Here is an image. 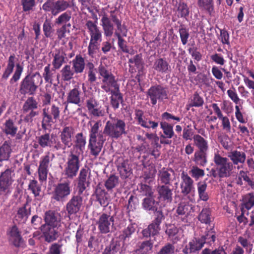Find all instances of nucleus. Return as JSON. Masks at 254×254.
Listing matches in <instances>:
<instances>
[{"label": "nucleus", "instance_id": "nucleus-52", "mask_svg": "<svg viewBox=\"0 0 254 254\" xmlns=\"http://www.w3.org/2000/svg\"><path fill=\"white\" fill-rule=\"evenodd\" d=\"M138 190L141 195L146 197L154 195L152 187L146 184L142 183L139 184Z\"/></svg>", "mask_w": 254, "mask_h": 254}, {"label": "nucleus", "instance_id": "nucleus-51", "mask_svg": "<svg viewBox=\"0 0 254 254\" xmlns=\"http://www.w3.org/2000/svg\"><path fill=\"white\" fill-rule=\"evenodd\" d=\"M242 204L246 210L252 209L254 207V194L253 193L247 194L245 196L243 202Z\"/></svg>", "mask_w": 254, "mask_h": 254}, {"label": "nucleus", "instance_id": "nucleus-41", "mask_svg": "<svg viewBox=\"0 0 254 254\" xmlns=\"http://www.w3.org/2000/svg\"><path fill=\"white\" fill-rule=\"evenodd\" d=\"M96 196L97 201L103 207L107 206L111 201L110 196L108 192L104 190H102L98 193L96 194Z\"/></svg>", "mask_w": 254, "mask_h": 254}, {"label": "nucleus", "instance_id": "nucleus-43", "mask_svg": "<svg viewBox=\"0 0 254 254\" xmlns=\"http://www.w3.org/2000/svg\"><path fill=\"white\" fill-rule=\"evenodd\" d=\"M198 219L202 223L209 224L211 221L210 208H203L198 216Z\"/></svg>", "mask_w": 254, "mask_h": 254}, {"label": "nucleus", "instance_id": "nucleus-47", "mask_svg": "<svg viewBox=\"0 0 254 254\" xmlns=\"http://www.w3.org/2000/svg\"><path fill=\"white\" fill-rule=\"evenodd\" d=\"M135 228L132 224L128 225L123 231L122 234L120 235V238L124 242L128 241L131 235L135 232Z\"/></svg>", "mask_w": 254, "mask_h": 254}, {"label": "nucleus", "instance_id": "nucleus-12", "mask_svg": "<svg viewBox=\"0 0 254 254\" xmlns=\"http://www.w3.org/2000/svg\"><path fill=\"white\" fill-rule=\"evenodd\" d=\"M146 95L150 98L152 105H155L157 101L161 102L168 98L166 89L161 85L151 86L147 90Z\"/></svg>", "mask_w": 254, "mask_h": 254}, {"label": "nucleus", "instance_id": "nucleus-16", "mask_svg": "<svg viewBox=\"0 0 254 254\" xmlns=\"http://www.w3.org/2000/svg\"><path fill=\"white\" fill-rule=\"evenodd\" d=\"M181 182L180 188L181 193L185 196L189 194L194 193L195 188L193 185V180L188 174L183 171L181 174Z\"/></svg>", "mask_w": 254, "mask_h": 254}, {"label": "nucleus", "instance_id": "nucleus-17", "mask_svg": "<svg viewBox=\"0 0 254 254\" xmlns=\"http://www.w3.org/2000/svg\"><path fill=\"white\" fill-rule=\"evenodd\" d=\"M175 180V173L172 169L164 167L159 170L158 181L161 185L172 186V183Z\"/></svg>", "mask_w": 254, "mask_h": 254}, {"label": "nucleus", "instance_id": "nucleus-42", "mask_svg": "<svg viewBox=\"0 0 254 254\" xmlns=\"http://www.w3.org/2000/svg\"><path fill=\"white\" fill-rule=\"evenodd\" d=\"M197 191L200 199L206 201L209 199V196L206 192L207 184L204 182H199L197 184Z\"/></svg>", "mask_w": 254, "mask_h": 254}, {"label": "nucleus", "instance_id": "nucleus-64", "mask_svg": "<svg viewBox=\"0 0 254 254\" xmlns=\"http://www.w3.org/2000/svg\"><path fill=\"white\" fill-rule=\"evenodd\" d=\"M189 11L187 5L184 3H180L178 8V16L183 17L189 15Z\"/></svg>", "mask_w": 254, "mask_h": 254}, {"label": "nucleus", "instance_id": "nucleus-46", "mask_svg": "<svg viewBox=\"0 0 254 254\" xmlns=\"http://www.w3.org/2000/svg\"><path fill=\"white\" fill-rule=\"evenodd\" d=\"M70 27V24H64L62 27L57 30V35L58 38L62 40L64 42L66 41L69 35L70 30L69 28Z\"/></svg>", "mask_w": 254, "mask_h": 254}, {"label": "nucleus", "instance_id": "nucleus-14", "mask_svg": "<svg viewBox=\"0 0 254 254\" xmlns=\"http://www.w3.org/2000/svg\"><path fill=\"white\" fill-rule=\"evenodd\" d=\"M13 172L11 169L7 168L0 175V194L6 195L10 193V187L13 182L11 176Z\"/></svg>", "mask_w": 254, "mask_h": 254}, {"label": "nucleus", "instance_id": "nucleus-29", "mask_svg": "<svg viewBox=\"0 0 254 254\" xmlns=\"http://www.w3.org/2000/svg\"><path fill=\"white\" fill-rule=\"evenodd\" d=\"M86 143V137L83 135L82 132H79L75 135V144L73 146L74 152H78L81 154L83 152Z\"/></svg>", "mask_w": 254, "mask_h": 254}, {"label": "nucleus", "instance_id": "nucleus-30", "mask_svg": "<svg viewBox=\"0 0 254 254\" xmlns=\"http://www.w3.org/2000/svg\"><path fill=\"white\" fill-rule=\"evenodd\" d=\"M10 240L12 244L16 248L21 246L23 242V239L21 236L20 232L16 225L13 226L9 232Z\"/></svg>", "mask_w": 254, "mask_h": 254}, {"label": "nucleus", "instance_id": "nucleus-2", "mask_svg": "<svg viewBox=\"0 0 254 254\" xmlns=\"http://www.w3.org/2000/svg\"><path fill=\"white\" fill-rule=\"evenodd\" d=\"M42 82V79L39 74H28L21 81L19 92L24 95H33Z\"/></svg>", "mask_w": 254, "mask_h": 254}, {"label": "nucleus", "instance_id": "nucleus-50", "mask_svg": "<svg viewBox=\"0 0 254 254\" xmlns=\"http://www.w3.org/2000/svg\"><path fill=\"white\" fill-rule=\"evenodd\" d=\"M28 205V202L27 201L24 205L19 207L17 210V216L18 218L27 220L28 217L31 214V207L28 209L27 206Z\"/></svg>", "mask_w": 254, "mask_h": 254}, {"label": "nucleus", "instance_id": "nucleus-55", "mask_svg": "<svg viewBox=\"0 0 254 254\" xmlns=\"http://www.w3.org/2000/svg\"><path fill=\"white\" fill-rule=\"evenodd\" d=\"M175 247L173 244L168 243L163 246L156 254H174Z\"/></svg>", "mask_w": 254, "mask_h": 254}, {"label": "nucleus", "instance_id": "nucleus-40", "mask_svg": "<svg viewBox=\"0 0 254 254\" xmlns=\"http://www.w3.org/2000/svg\"><path fill=\"white\" fill-rule=\"evenodd\" d=\"M119 184V178L115 175H111L105 181L104 186L108 191H112Z\"/></svg>", "mask_w": 254, "mask_h": 254}, {"label": "nucleus", "instance_id": "nucleus-31", "mask_svg": "<svg viewBox=\"0 0 254 254\" xmlns=\"http://www.w3.org/2000/svg\"><path fill=\"white\" fill-rule=\"evenodd\" d=\"M18 130V127L12 119L6 120L3 125V131L6 135L14 136Z\"/></svg>", "mask_w": 254, "mask_h": 254}, {"label": "nucleus", "instance_id": "nucleus-13", "mask_svg": "<svg viewBox=\"0 0 254 254\" xmlns=\"http://www.w3.org/2000/svg\"><path fill=\"white\" fill-rule=\"evenodd\" d=\"M82 194L78 191L76 193L74 192L66 203L65 208L69 218L71 215L76 214L81 210L83 204Z\"/></svg>", "mask_w": 254, "mask_h": 254}, {"label": "nucleus", "instance_id": "nucleus-49", "mask_svg": "<svg viewBox=\"0 0 254 254\" xmlns=\"http://www.w3.org/2000/svg\"><path fill=\"white\" fill-rule=\"evenodd\" d=\"M140 126L148 129H152L156 132L159 126V121L153 120L151 118H146Z\"/></svg>", "mask_w": 254, "mask_h": 254}, {"label": "nucleus", "instance_id": "nucleus-59", "mask_svg": "<svg viewBox=\"0 0 254 254\" xmlns=\"http://www.w3.org/2000/svg\"><path fill=\"white\" fill-rule=\"evenodd\" d=\"M199 6L206 9L210 14L213 11V0H199Z\"/></svg>", "mask_w": 254, "mask_h": 254}, {"label": "nucleus", "instance_id": "nucleus-44", "mask_svg": "<svg viewBox=\"0 0 254 254\" xmlns=\"http://www.w3.org/2000/svg\"><path fill=\"white\" fill-rule=\"evenodd\" d=\"M204 240L201 238H194L189 243L190 247V251L195 253L200 250L204 245Z\"/></svg>", "mask_w": 254, "mask_h": 254}, {"label": "nucleus", "instance_id": "nucleus-9", "mask_svg": "<svg viewBox=\"0 0 254 254\" xmlns=\"http://www.w3.org/2000/svg\"><path fill=\"white\" fill-rule=\"evenodd\" d=\"M70 182L68 181L58 183L54 186L52 198L54 200L63 202L71 193Z\"/></svg>", "mask_w": 254, "mask_h": 254}, {"label": "nucleus", "instance_id": "nucleus-5", "mask_svg": "<svg viewBox=\"0 0 254 254\" xmlns=\"http://www.w3.org/2000/svg\"><path fill=\"white\" fill-rule=\"evenodd\" d=\"M213 161L222 178H229L232 175L234 165L228 158L222 157L217 153L214 154Z\"/></svg>", "mask_w": 254, "mask_h": 254}, {"label": "nucleus", "instance_id": "nucleus-48", "mask_svg": "<svg viewBox=\"0 0 254 254\" xmlns=\"http://www.w3.org/2000/svg\"><path fill=\"white\" fill-rule=\"evenodd\" d=\"M153 246V242L152 240H149L145 241L138 244V248L136 250V252L146 254L148 252L152 251Z\"/></svg>", "mask_w": 254, "mask_h": 254}, {"label": "nucleus", "instance_id": "nucleus-19", "mask_svg": "<svg viewBox=\"0 0 254 254\" xmlns=\"http://www.w3.org/2000/svg\"><path fill=\"white\" fill-rule=\"evenodd\" d=\"M171 186L158 185L156 190L158 193V199L163 202L171 203L173 200V188Z\"/></svg>", "mask_w": 254, "mask_h": 254}, {"label": "nucleus", "instance_id": "nucleus-4", "mask_svg": "<svg viewBox=\"0 0 254 254\" xmlns=\"http://www.w3.org/2000/svg\"><path fill=\"white\" fill-rule=\"evenodd\" d=\"M80 155L78 152H74L70 150L64 170V175L67 178L72 179L77 175L80 166Z\"/></svg>", "mask_w": 254, "mask_h": 254}, {"label": "nucleus", "instance_id": "nucleus-22", "mask_svg": "<svg viewBox=\"0 0 254 254\" xmlns=\"http://www.w3.org/2000/svg\"><path fill=\"white\" fill-rule=\"evenodd\" d=\"M228 157L230 158L233 165H237L238 170L243 168V165H239V164H243L246 160V154L244 151L237 150L232 151L228 153Z\"/></svg>", "mask_w": 254, "mask_h": 254}, {"label": "nucleus", "instance_id": "nucleus-53", "mask_svg": "<svg viewBox=\"0 0 254 254\" xmlns=\"http://www.w3.org/2000/svg\"><path fill=\"white\" fill-rule=\"evenodd\" d=\"M202 240H204V244L208 243L211 245L215 241L216 236L215 232L213 229H210L208 231L206 232L205 235L202 236L201 237Z\"/></svg>", "mask_w": 254, "mask_h": 254}, {"label": "nucleus", "instance_id": "nucleus-61", "mask_svg": "<svg viewBox=\"0 0 254 254\" xmlns=\"http://www.w3.org/2000/svg\"><path fill=\"white\" fill-rule=\"evenodd\" d=\"M71 18V14L69 12H64L61 14L55 20V23L58 25L66 23L69 21Z\"/></svg>", "mask_w": 254, "mask_h": 254}, {"label": "nucleus", "instance_id": "nucleus-32", "mask_svg": "<svg viewBox=\"0 0 254 254\" xmlns=\"http://www.w3.org/2000/svg\"><path fill=\"white\" fill-rule=\"evenodd\" d=\"M193 143L198 149L197 151H207L209 148L208 142L199 134H195L193 136Z\"/></svg>", "mask_w": 254, "mask_h": 254}, {"label": "nucleus", "instance_id": "nucleus-18", "mask_svg": "<svg viewBox=\"0 0 254 254\" xmlns=\"http://www.w3.org/2000/svg\"><path fill=\"white\" fill-rule=\"evenodd\" d=\"M59 228V227L44 224L41 225L40 229L46 242L50 243L58 238L60 235L58 231Z\"/></svg>", "mask_w": 254, "mask_h": 254}, {"label": "nucleus", "instance_id": "nucleus-37", "mask_svg": "<svg viewBox=\"0 0 254 254\" xmlns=\"http://www.w3.org/2000/svg\"><path fill=\"white\" fill-rule=\"evenodd\" d=\"M36 142L43 148L51 147L53 144L52 138L49 133H46L36 137Z\"/></svg>", "mask_w": 254, "mask_h": 254}, {"label": "nucleus", "instance_id": "nucleus-1", "mask_svg": "<svg viewBox=\"0 0 254 254\" xmlns=\"http://www.w3.org/2000/svg\"><path fill=\"white\" fill-rule=\"evenodd\" d=\"M111 116L110 115L111 120L106 122L103 132L99 131L102 126L101 121H97L91 125L88 147L90 154L95 158L100 154L106 140L104 134L112 139H117L127 133L125 121L116 117L112 118Z\"/></svg>", "mask_w": 254, "mask_h": 254}, {"label": "nucleus", "instance_id": "nucleus-33", "mask_svg": "<svg viewBox=\"0 0 254 254\" xmlns=\"http://www.w3.org/2000/svg\"><path fill=\"white\" fill-rule=\"evenodd\" d=\"M110 103L113 108L116 110L119 108L120 103L123 102V96L120 89L114 90L111 91Z\"/></svg>", "mask_w": 254, "mask_h": 254}, {"label": "nucleus", "instance_id": "nucleus-15", "mask_svg": "<svg viewBox=\"0 0 254 254\" xmlns=\"http://www.w3.org/2000/svg\"><path fill=\"white\" fill-rule=\"evenodd\" d=\"M38 103L33 97H28L22 107L24 113L29 112L24 118V120L26 122H32L33 118L39 115V112L35 111L38 109Z\"/></svg>", "mask_w": 254, "mask_h": 254}, {"label": "nucleus", "instance_id": "nucleus-36", "mask_svg": "<svg viewBox=\"0 0 254 254\" xmlns=\"http://www.w3.org/2000/svg\"><path fill=\"white\" fill-rule=\"evenodd\" d=\"M11 152L9 142L5 141L3 144L0 146V162L8 161L10 157Z\"/></svg>", "mask_w": 254, "mask_h": 254}, {"label": "nucleus", "instance_id": "nucleus-60", "mask_svg": "<svg viewBox=\"0 0 254 254\" xmlns=\"http://www.w3.org/2000/svg\"><path fill=\"white\" fill-rule=\"evenodd\" d=\"M117 27V30L115 32V35L118 37V34L119 35L120 37H126L127 34V29L125 26L122 25V22L121 20L117 21L115 23Z\"/></svg>", "mask_w": 254, "mask_h": 254}, {"label": "nucleus", "instance_id": "nucleus-3", "mask_svg": "<svg viewBox=\"0 0 254 254\" xmlns=\"http://www.w3.org/2000/svg\"><path fill=\"white\" fill-rule=\"evenodd\" d=\"M61 110L58 106L53 104L50 107L43 109L42 128L44 130L48 129L55 123L60 117Z\"/></svg>", "mask_w": 254, "mask_h": 254}, {"label": "nucleus", "instance_id": "nucleus-38", "mask_svg": "<svg viewBox=\"0 0 254 254\" xmlns=\"http://www.w3.org/2000/svg\"><path fill=\"white\" fill-rule=\"evenodd\" d=\"M203 104V98L197 92H195L191 96L189 103L187 105V109L189 110L190 108L192 107H200Z\"/></svg>", "mask_w": 254, "mask_h": 254}, {"label": "nucleus", "instance_id": "nucleus-63", "mask_svg": "<svg viewBox=\"0 0 254 254\" xmlns=\"http://www.w3.org/2000/svg\"><path fill=\"white\" fill-rule=\"evenodd\" d=\"M63 245L61 242L55 243L51 245L49 248L48 254H61V249Z\"/></svg>", "mask_w": 254, "mask_h": 254}, {"label": "nucleus", "instance_id": "nucleus-8", "mask_svg": "<svg viewBox=\"0 0 254 254\" xmlns=\"http://www.w3.org/2000/svg\"><path fill=\"white\" fill-rule=\"evenodd\" d=\"M165 219L162 211H159L155 214L154 218L148 227L142 231V234L144 238L154 236L159 233L161 230L160 224Z\"/></svg>", "mask_w": 254, "mask_h": 254}, {"label": "nucleus", "instance_id": "nucleus-62", "mask_svg": "<svg viewBox=\"0 0 254 254\" xmlns=\"http://www.w3.org/2000/svg\"><path fill=\"white\" fill-rule=\"evenodd\" d=\"M121 248V242L120 241H111L110 245L106 247V248L110 250L112 254H116L120 250Z\"/></svg>", "mask_w": 254, "mask_h": 254}, {"label": "nucleus", "instance_id": "nucleus-45", "mask_svg": "<svg viewBox=\"0 0 254 254\" xmlns=\"http://www.w3.org/2000/svg\"><path fill=\"white\" fill-rule=\"evenodd\" d=\"M28 190H30L35 197L40 196L41 191V186L35 179L30 180L28 186Z\"/></svg>", "mask_w": 254, "mask_h": 254}, {"label": "nucleus", "instance_id": "nucleus-34", "mask_svg": "<svg viewBox=\"0 0 254 254\" xmlns=\"http://www.w3.org/2000/svg\"><path fill=\"white\" fill-rule=\"evenodd\" d=\"M160 126L163 131V133L160 135L167 137L168 138H172L174 136L177 137L173 130V125L165 121H161L160 123Z\"/></svg>", "mask_w": 254, "mask_h": 254}, {"label": "nucleus", "instance_id": "nucleus-39", "mask_svg": "<svg viewBox=\"0 0 254 254\" xmlns=\"http://www.w3.org/2000/svg\"><path fill=\"white\" fill-rule=\"evenodd\" d=\"M207 152L196 151L194 154L193 161L200 166H204L207 163Z\"/></svg>", "mask_w": 254, "mask_h": 254}, {"label": "nucleus", "instance_id": "nucleus-6", "mask_svg": "<svg viewBox=\"0 0 254 254\" xmlns=\"http://www.w3.org/2000/svg\"><path fill=\"white\" fill-rule=\"evenodd\" d=\"M86 107L89 115L94 118L104 117L109 113V106L102 107L94 97H89L86 100Z\"/></svg>", "mask_w": 254, "mask_h": 254}, {"label": "nucleus", "instance_id": "nucleus-58", "mask_svg": "<svg viewBox=\"0 0 254 254\" xmlns=\"http://www.w3.org/2000/svg\"><path fill=\"white\" fill-rule=\"evenodd\" d=\"M103 82L106 84L111 86V87L114 88V90L120 89L119 85L118 84L117 81L115 79V76L113 74L106 77L103 79Z\"/></svg>", "mask_w": 254, "mask_h": 254}, {"label": "nucleus", "instance_id": "nucleus-56", "mask_svg": "<svg viewBox=\"0 0 254 254\" xmlns=\"http://www.w3.org/2000/svg\"><path fill=\"white\" fill-rule=\"evenodd\" d=\"M189 173L191 176L196 180L200 178L203 177L205 175L204 171L199 168L196 166H193L191 170L189 171Z\"/></svg>", "mask_w": 254, "mask_h": 254}, {"label": "nucleus", "instance_id": "nucleus-27", "mask_svg": "<svg viewBox=\"0 0 254 254\" xmlns=\"http://www.w3.org/2000/svg\"><path fill=\"white\" fill-rule=\"evenodd\" d=\"M81 91L79 85H75L71 89L67 95L66 102L69 104H73L78 106H81L80 95Z\"/></svg>", "mask_w": 254, "mask_h": 254}, {"label": "nucleus", "instance_id": "nucleus-28", "mask_svg": "<svg viewBox=\"0 0 254 254\" xmlns=\"http://www.w3.org/2000/svg\"><path fill=\"white\" fill-rule=\"evenodd\" d=\"M90 36V40L100 42L102 41V33L95 23L88 21L86 24Z\"/></svg>", "mask_w": 254, "mask_h": 254}, {"label": "nucleus", "instance_id": "nucleus-10", "mask_svg": "<svg viewBox=\"0 0 254 254\" xmlns=\"http://www.w3.org/2000/svg\"><path fill=\"white\" fill-rule=\"evenodd\" d=\"M114 216L110 213H102L99 215L96 221L99 231L101 234H107L111 232L114 225Z\"/></svg>", "mask_w": 254, "mask_h": 254}, {"label": "nucleus", "instance_id": "nucleus-23", "mask_svg": "<svg viewBox=\"0 0 254 254\" xmlns=\"http://www.w3.org/2000/svg\"><path fill=\"white\" fill-rule=\"evenodd\" d=\"M155 195L145 197L143 199L142 202V206L144 210L152 211L154 214L159 211H162L158 209L159 202L155 200Z\"/></svg>", "mask_w": 254, "mask_h": 254}, {"label": "nucleus", "instance_id": "nucleus-11", "mask_svg": "<svg viewBox=\"0 0 254 254\" xmlns=\"http://www.w3.org/2000/svg\"><path fill=\"white\" fill-rule=\"evenodd\" d=\"M69 6L68 1L64 0H47L42 8L45 11L51 12L54 16L65 10Z\"/></svg>", "mask_w": 254, "mask_h": 254}, {"label": "nucleus", "instance_id": "nucleus-35", "mask_svg": "<svg viewBox=\"0 0 254 254\" xmlns=\"http://www.w3.org/2000/svg\"><path fill=\"white\" fill-rule=\"evenodd\" d=\"M118 170L119 171L121 178L126 179L132 173V169L128 164L127 160H124L118 166Z\"/></svg>", "mask_w": 254, "mask_h": 254}, {"label": "nucleus", "instance_id": "nucleus-21", "mask_svg": "<svg viewBox=\"0 0 254 254\" xmlns=\"http://www.w3.org/2000/svg\"><path fill=\"white\" fill-rule=\"evenodd\" d=\"M44 220V225L61 227V216L60 213L53 210H49L45 212Z\"/></svg>", "mask_w": 254, "mask_h": 254}, {"label": "nucleus", "instance_id": "nucleus-25", "mask_svg": "<svg viewBox=\"0 0 254 254\" xmlns=\"http://www.w3.org/2000/svg\"><path fill=\"white\" fill-rule=\"evenodd\" d=\"M99 15L102 16L101 25L104 30V35L107 37H111L113 34L114 27L108 17L107 13L105 11L104 8H102Z\"/></svg>", "mask_w": 254, "mask_h": 254}, {"label": "nucleus", "instance_id": "nucleus-57", "mask_svg": "<svg viewBox=\"0 0 254 254\" xmlns=\"http://www.w3.org/2000/svg\"><path fill=\"white\" fill-rule=\"evenodd\" d=\"M54 65V67L51 69L50 67V64H48V66L45 67L44 73H43V75L45 80L47 81H49L51 80L53 74L55 73V68H59L62 64H58V66H56L57 64Z\"/></svg>", "mask_w": 254, "mask_h": 254}, {"label": "nucleus", "instance_id": "nucleus-26", "mask_svg": "<svg viewBox=\"0 0 254 254\" xmlns=\"http://www.w3.org/2000/svg\"><path fill=\"white\" fill-rule=\"evenodd\" d=\"M192 207L188 203L185 202H180L176 209L177 217L180 218L182 221L186 223L188 221V217L191 212Z\"/></svg>", "mask_w": 254, "mask_h": 254}, {"label": "nucleus", "instance_id": "nucleus-24", "mask_svg": "<svg viewBox=\"0 0 254 254\" xmlns=\"http://www.w3.org/2000/svg\"><path fill=\"white\" fill-rule=\"evenodd\" d=\"M74 129L71 126H64L61 131L60 137L62 143H66L70 147L72 146V139Z\"/></svg>", "mask_w": 254, "mask_h": 254}, {"label": "nucleus", "instance_id": "nucleus-20", "mask_svg": "<svg viewBox=\"0 0 254 254\" xmlns=\"http://www.w3.org/2000/svg\"><path fill=\"white\" fill-rule=\"evenodd\" d=\"M90 174V170L87 167H83L80 171L78 177L77 189L80 193H83V191L88 186L89 181L88 180L89 176L88 174Z\"/></svg>", "mask_w": 254, "mask_h": 254}, {"label": "nucleus", "instance_id": "nucleus-7", "mask_svg": "<svg viewBox=\"0 0 254 254\" xmlns=\"http://www.w3.org/2000/svg\"><path fill=\"white\" fill-rule=\"evenodd\" d=\"M55 158L54 154L47 151L40 158L39 165L38 168L39 180L41 182L47 180L49 167L52 166V163Z\"/></svg>", "mask_w": 254, "mask_h": 254}, {"label": "nucleus", "instance_id": "nucleus-54", "mask_svg": "<svg viewBox=\"0 0 254 254\" xmlns=\"http://www.w3.org/2000/svg\"><path fill=\"white\" fill-rule=\"evenodd\" d=\"M72 68L70 65L66 64L62 70V78L64 81H68L72 78L74 73Z\"/></svg>", "mask_w": 254, "mask_h": 254}]
</instances>
